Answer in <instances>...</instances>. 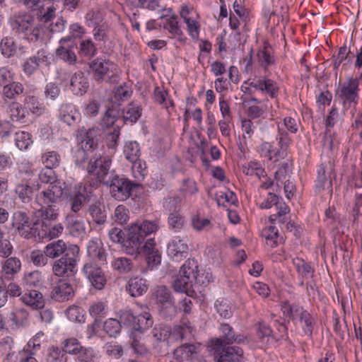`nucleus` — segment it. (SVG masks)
<instances>
[{"label":"nucleus","mask_w":362,"mask_h":362,"mask_svg":"<svg viewBox=\"0 0 362 362\" xmlns=\"http://www.w3.org/2000/svg\"><path fill=\"white\" fill-rule=\"evenodd\" d=\"M249 86L262 92H266L271 98H274L277 95L279 88L275 81L264 77V78H255Z\"/></svg>","instance_id":"393cba45"},{"label":"nucleus","mask_w":362,"mask_h":362,"mask_svg":"<svg viewBox=\"0 0 362 362\" xmlns=\"http://www.w3.org/2000/svg\"><path fill=\"white\" fill-rule=\"evenodd\" d=\"M132 226L128 228L126 232V238L122 245L126 254L136 257L142 254L145 243V239Z\"/></svg>","instance_id":"1a4fd4ad"},{"label":"nucleus","mask_w":362,"mask_h":362,"mask_svg":"<svg viewBox=\"0 0 362 362\" xmlns=\"http://www.w3.org/2000/svg\"><path fill=\"white\" fill-rule=\"evenodd\" d=\"M89 87L88 78L82 71L74 74L70 79V90L76 95L85 94Z\"/></svg>","instance_id":"a878e982"},{"label":"nucleus","mask_w":362,"mask_h":362,"mask_svg":"<svg viewBox=\"0 0 362 362\" xmlns=\"http://www.w3.org/2000/svg\"><path fill=\"white\" fill-rule=\"evenodd\" d=\"M22 301L34 310L42 309L45 299L42 294L37 290H30L21 297Z\"/></svg>","instance_id":"cd10ccee"},{"label":"nucleus","mask_w":362,"mask_h":362,"mask_svg":"<svg viewBox=\"0 0 362 362\" xmlns=\"http://www.w3.org/2000/svg\"><path fill=\"white\" fill-rule=\"evenodd\" d=\"M124 153L125 158L129 162H135L136 160H139V158L141 155L139 143L136 141L127 142L124 146Z\"/></svg>","instance_id":"37998d69"},{"label":"nucleus","mask_w":362,"mask_h":362,"mask_svg":"<svg viewBox=\"0 0 362 362\" xmlns=\"http://www.w3.org/2000/svg\"><path fill=\"white\" fill-rule=\"evenodd\" d=\"M299 319L301 324H303L304 333L311 335L313 329V319L311 315L303 309L299 314Z\"/></svg>","instance_id":"6e6d98bb"},{"label":"nucleus","mask_w":362,"mask_h":362,"mask_svg":"<svg viewBox=\"0 0 362 362\" xmlns=\"http://www.w3.org/2000/svg\"><path fill=\"white\" fill-rule=\"evenodd\" d=\"M293 264L302 279H308L313 276L315 269L304 259L296 257L293 259Z\"/></svg>","instance_id":"e433bc0d"},{"label":"nucleus","mask_w":362,"mask_h":362,"mask_svg":"<svg viewBox=\"0 0 362 362\" xmlns=\"http://www.w3.org/2000/svg\"><path fill=\"white\" fill-rule=\"evenodd\" d=\"M68 250L66 243L62 240L53 241L44 247V253L48 258L55 259L64 255Z\"/></svg>","instance_id":"7c9ffc66"},{"label":"nucleus","mask_w":362,"mask_h":362,"mask_svg":"<svg viewBox=\"0 0 362 362\" xmlns=\"http://www.w3.org/2000/svg\"><path fill=\"white\" fill-rule=\"evenodd\" d=\"M133 228H136L138 233H140L145 239L148 235H150L153 233L157 231L158 228V222L156 221H144L141 224H133L132 225Z\"/></svg>","instance_id":"79ce46f5"},{"label":"nucleus","mask_w":362,"mask_h":362,"mask_svg":"<svg viewBox=\"0 0 362 362\" xmlns=\"http://www.w3.org/2000/svg\"><path fill=\"white\" fill-rule=\"evenodd\" d=\"M15 193L23 203L31 202L33 195V187L28 182H21L16 185Z\"/></svg>","instance_id":"c9c22d12"},{"label":"nucleus","mask_w":362,"mask_h":362,"mask_svg":"<svg viewBox=\"0 0 362 362\" xmlns=\"http://www.w3.org/2000/svg\"><path fill=\"white\" fill-rule=\"evenodd\" d=\"M188 245L186 241L179 236L174 237L168 244V255L175 262H180L188 255Z\"/></svg>","instance_id":"a211bd4d"},{"label":"nucleus","mask_w":362,"mask_h":362,"mask_svg":"<svg viewBox=\"0 0 362 362\" xmlns=\"http://www.w3.org/2000/svg\"><path fill=\"white\" fill-rule=\"evenodd\" d=\"M199 268L198 262L194 259H188L181 267L179 274L173 283L175 291L184 293L189 297L195 295L194 286L196 287L195 269Z\"/></svg>","instance_id":"7ed1b4c3"},{"label":"nucleus","mask_w":362,"mask_h":362,"mask_svg":"<svg viewBox=\"0 0 362 362\" xmlns=\"http://www.w3.org/2000/svg\"><path fill=\"white\" fill-rule=\"evenodd\" d=\"M63 194V189L58 185H49L35 197V202L40 206L57 207Z\"/></svg>","instance_id":"9b49d317"},{"label":"nucleus","mask_w":362,"mask_h":362,"mask_svg":"<svg viewBox=\"0 0 362 362\" xmlns=\"http://www.w3.org/2000/svg\"><path fill=\"white\" fill-rule=\"evenodd\" d=\"M40 220L39 228H46L47 224L52 223L59 216V208L54 206H40L37 211Z\"/></svg>","instance_id":"bb28decb"},{"label":"nucleus","mask_w":362,"mask_h":362,"mask_svg":"<svg viewBox=\"0 0 362 362\" xmlns=\"http://www.w3.org/2000/svg\"><path fill=\"white\" fill-rule=\"evenodd\" d=\"M142 109L136 103H129L125 109L123 110L122 121L129 122L130 124L135 123L141 116Z\"/></svg>","instance_id":"72a5a7b5"},{"label":"nucleus","mask_w":362,"mask_h":362,"mask_svg":"<svg viewBox=\"0 0 362 362\" xmlns=\"http://www.w3.org/2000/svg\"><path fill=\"white\" fill-rule=\"evenodd\" d=\"M153 320L148 312H144L136 316L133 329L144 332L153 326Z\"/></svg>","instance_id":"f704fd0d"},{"label":"nucleus","mask_w":362,"mask_h":362,"mask_svg":"<svg viewBox=\"0 0 362 362\" xmlns=\"http://www.w3.org/2000/svg\"><path fill=\"white\" fill-rule=\"evenodd\" d=\"M146 280L142 278H131L127 283V291L132 297L142 296L148 291Z\"/></svg>","instance_id":"c85d7f7f"},{"label":"nucleus","mask_w":362,"mask_h":362,"mask_svg":"<svg viewBox=\"0 0 362 362\" xmlns=\"http://www.w3.org/2000/svg\"><path fill=\"white\" fill-rule=\"evenodd\" d=\"M141 255H145L148 267L151 269L160 264L161 255L156 247V243L153 238H149L145 242Z\"/></svg>","instance_id":"5701e85b"},{"label":"nucleus","mask_w":362,"mask_h":362,"mask_svg":"<svg viewBox=\"0 0 362 362\" xmlns=\"http://www.w3.org/2000/svg\"><path fill=\"white\" fill-rule=\"evenodd\" d=\"M176 18L177 17L175 16H173L168 18L166 23L163 25V28L168 30V32L174 36H181L182 35V31L180 29Z\"/></svg>","instance_id":"69168bd1"},{"label":"nucleus","mask_w":362,"mask_h":362,"mask_svg":"<svg viewBox=\"0 0 362 362\" xmlns=\"http://www.w3.org/2000/svg\"><path fill=\"white\" fill-rule=\"evenodd\" d=\"M77 356L78 362H93L95 357L94 351L90 347L81 346L74 354Z\"/></svg>","instance_id":"680f3d73"},{"label":"nucleus","mask_w":362,"mask_h":362,"mask_svg":"<svg viewBox=\"0 0 362 362\" xmlns=\"http://www.w3.org/2000/svg\"><path fill=\"white\" fill-rule=\"evenodd\" d=\"M11 224L15 231L26 239L35 238L37 234L39 221L31 222L29 216L25 211H15L11 216Z\"/></svg>","instance_id":"6e6552de"},{"label":"nucleus","mask_w":362,"mask_h":362,"mask_svg":"<svg viewBox=\"0 0 362 362\" xmlns=\"http://www.w3.org/2000/svg\"><path fill=\"white\" fill-rule=\"evenodd\" d=\"M88 151L89 150L84 148L83 144H79L73 149V158L76 165L80 167L87 161L89 158Z\"/></svg>","instance_id":"3c124183"},{"label":"nucleus","mask_w":362,"mask_h":362,"mask_svg":"<svg viewBox=\"0 0 362 362\" xmlns=\"http://www.w3.org/2000/svg\"><path fill=\"white\" fill-rule=\"evenodd\" d=\"M257 58L259 65L263 67L264 70H267L269 66L275 63L274 57L267 47L258 52Z\"/></svg>","instance_id":"49530a36"},{"label":"nucleus","mask_w":362,"mask_h":362,"mask_svg":"<svg viewBox=\"0 0 362 362\" xmlns=\"http://www.w3.org/2000/svg\"><path fill=\"white\" fill-rule=\"evenodd\" d=\"M24 88L21 83L11 81L2 88V95L8 99H16L23 93Z\"/></svg>","instance_id":"58836bf2"},{"label":"nucleus","mask_w":362,"mask_h":362,"mask_svg":"<svg viewBox=\"0 0 362 362\" xmlns=\"http://www.w3.org/2000/svg\"><path fill=\"white\" fill-rule=\"evenodd\" d=\"M341 120V117L339 114L337 108L333 107L325 119L326 131L324 138V146H327L330 150H332L334 146V141L331 138L332 134L330 128H332L335 124L340 122Z\"/></svg>","instance_id":"b1692460"},{"label":"nucleus","mask_w":362,"mask_h":362,"mask_svg":"<svg viewBox=\"0 0 362 362\" xmlns=\"http://www.w3.org/2000/svg\"><path fill=\"white\" fill-rule=\"evenodd\" d=\"M98 52V49L93 42L88 40H83L80 42V53L88 58L94 57Z\"/></svg>","instance_id":"13d9d810"},{"label":"nucleus","mask_w":362,"mask_h":362,"mask_svg":"<svg viewBox=\"0 0 362 362\" xmlns=\"http://www.w3.org/2000/svg\"><path fill=\"white\" fill-rule=\"evenodd\" d=\"M122 328L121 322L113 318L107 320L103 325V330L110 336L115 337L119 334Z\"/></svg>","instance_id":"864d4df0"},{"label":"nucleus","mask_w":362,"mask_h":362,"mask_svg":"<svg viewBox=\"0 0 362 362\" xmlns=\"http://www.w3.org/2000/svg\"><path fill=\"white\" fill-rule=\"evenodd\" d=\"M112 267L120 274H127L132 270L134 264L130 259L121 257L115 258L112 262Z\"/></svg>","instance_id":"a19ab883"},{"label":"nucleus","mask_w":362,"mask_h":362,"mask_svg":"<svg viewBox=\"0 0 362 362\" xmlns=\"http://www.w3.org/2000/svg\"><path fill=\"white\" fill-rule=\"evenodd\" d=\"M42 163L45 168H55L61 163V156L55 151H46L41 156Z\"/></svg>","instance_id":"c03bdc74"},{"label":"nucleus","mask_w":362,"mask_h":362,"mask_svg":"<svg viewBox=\"0 0 362 362\" xmlns=\"http://www.w3.org/2000/svg\"><path fill=\"white\" fill-rule=\"evenodd\" d=\"M358 79L349 78L347 81L339 84L336 90V95L343 102L344 105L352 103L356 104L358 98Z\"/></svg>","instance_id":"9d476101"},{"label":"nucleus","mask_w":362,"mask_h":362,"mask_svg":"<svg viewBox=\"0 0 362 362\" xmlns=\"http://www.w3.org/2000/svg\"><path fill=\"white\" fill-rule=\"evenodd\" d=\"M66 315L70 321L75 322H84L85 318L83 310L78 306H71L66 310Z\"/></svg>","instance_id":"338daca9"},{"label":"nucleus","mask_w":362,"mask_h":362,"mask_svg":"<svg viewBox=\"0 0 362 362\" xmlns=\"http://www.w3.org/2000/svg\"><path fill=\"white\" fill-rule=\"evenodd\" d=\"M200 349L199 344H183L174 350V359L177 362H195L199 358Z\"/></svg>","instance_id":"2eb2a0df"},{"label":"nucleus","mask_w":362,"mask_h":362,"mask_svg":"<svg viewBox=\"0 0 362 362\" xmlns=\"http://www.w3.org/2000/svg\"><path fill=\"white\" fill-rule=\"evenodd\" d=\"M66 224L69 232L73 236L78 237L85 233L86 227L83 221L78 219L73 215L66 216Z\"/></svg>","instance_id":"2f4dec72"},{"label":"nucleus","mask_w":362,"mask_h":362,"mask_svg":"<svg viewBox=\"0 0 362 362\" xmlns=\"http://www.w3.org/2000/svg\"><path fill=\"white\" fill-rule=\"evenodd\" d=\"M88 199H86L80 192H73V194L69 197V204L71 211L78 213L83 207L85 203Z\"/></svg>","instance_id":"09e8293b"},{"label":"nucleus","mask_w":362,"mask_h":362,"mask_svg":"<svg viewBox=\"0 0 362 362\" xmlns=\"http://www.w3.org/2000/svg\"><path fill=\"white\" fill-rule=\"evenodd\" d=\"M169 227L175 231L182 228L185 224V218L178 212L170 213L168 216Z\"/></svg>","instance_id":"0e129e2a"},{"label":"nucleus","mask_w":362,"mask_h":362,"mask_svg":"<svg viewBox=\"0 0 362 362\" xmlns=\"http://www.w3.org/2000/svg\"><path fill=\"white\" fill-rule=\"evenodd\" d=\"M63 226L61 223L52 224V223L47 224L46 228H37V234L39 238H49L50 240L56 238L62 234L63 231Z\"/></svg>","instance_id":"473e14b6"},{"label":"nucleus","mask_w":362,"mask_h":362,"mask_svg":"<svg viewBox=\"0 0 362 362\" xmlns=\"http://www.w3.org/2000/svg\"><path fill=\"white\" fill-rule=\"evenodd\" d=\"M47 26L42 24H35V22L30 26V30L28 33L25 39L35 41H42L44 39Z\"/></svg>","instance_id":"603ef678"},{"label":"nucleus","mask_w":362,"mask_h":362,"mask_svg":"<svg viewBox=\"0 0 362 362\" xmlns=\"http://www.w3.org/2000/svg\"><path fill=\"white\" fill-rule=\"evenodd\" d=\"M220 331L222 335L211 341L216 362H242L243 351L238 346H226L234 342L235 333L228 324L222 323Z\"/></svg>","instance_id":"f257e3e1"},{"label":"nucleus","mask_w":362,"mask_h":362,"mask_svg":"<svg viewBox=\"0 0 362 362\" xmlns=\"http://www.w3.org/2000/svg\"><path fill=\"white\" fill-rule=\"evenodd\" d=\"M88 216L89 223L91 222L97 226H101L106 223L107 211L103 203L100 201H95L90 204L86 211Z\"/></svg>","instance_id":"412c9836"},{"label":"nucleus","mask_w":362,"mask_h":362,"mask_svg":"<svg viewBox=\"0 0 362 362\" xmlns=\"http://www.w3.org/2000/svg\"><path fill=\"white\" fill-rule=\"evenodd\" d=\"M243 173L247 175H256L259 178L264 175V170L261 164L257 162H250L247 166H243Z\"/></svg>","instance_id":"774afa93"},{"label":"nucleus","mask_w":362,"mask_h":362,"mask_svg":"<svg viewBox=\"0 0 362 362\" xmlns=\"http://www.w3.org/2000/svg\"><path fill=\"white\" fill-rule=\"evenodd\" d=\"M75 291L73 285L65 280H60L52 288L50 293L52 299L58 302H65L72 298Z\"/></svg>","instance_id":"6ab92c4d"},{"label":"nucleus","mask_w":362,"mask_h":362,"mask_svg":"<svg viewBox=\"0 0 362 362\" xmlns=\"http://www.w3.org/2000/svg\"><path fill=\"white\" fill-rule=\"evenodd\" d=\"M110 189L111 196L116 200L125 201L141 188V185L132 181L115 170L103 184Z\"/></svg>","instance_id":"f03ea898"},{"label":"nucleus","mask_w":362,"mask_h":362,"mask_svg":"<svg viewBox=\"0 0 362 362\" xmlns=\"http://www.w3.org/2000/svg\"><path fill=\"white\" fill-rule=\"evenodd\" d=\"M85 28L78 23H72L69 28V35L60 38L61 42H76L75 40L81 38L85 34Z\"/></svg>","instance_id":"ea45409f"},{"label":"nucleus","mask_w":362,"mask_h":362,"mask_svg":"<svg viewBox=\"0 0 362 362\" xmlns=\"http://www.w3.org/2000/svg\"><path fill=\"white\" fill-rule=\"evenodd\" d=\"M105 305L102 302L93 303L89 308L90 315L95 317V322L91 325L90 329L94 333L95 326L98 322V317H102L105 313Z\"/></svg>","instance_id":"052dcab7"},{"label":"nucleus","mask_w":362,"mask_h":362,"mask_svg":"<svg viewBox=\"0 0 362 362\" xmlns=\"http://www.w3.org/2000/svg\"><path fill=\"white\" fill-rule=\"evenodd\" d=\"M15 142L16 146L20 150L26 149L30 144H32V140L30 137V134L26 132H19L15 134Z\"/></svg>","instance_id":"bf43d9fd"},{"label":"nucleus","mask_w":362,"mask_h":362,"mask_svg":"<svg viewBox=\"0 0 362 362\" xmlns=\"http://www.w3.org/2000/svg\"><path fill=\"white\" fill-rule=\"evenodd\" d=\"M334 164L330 160L320 165L315 184L317 191L321 192L325 189L332 191V175L334 174Z\"/></svg>","instance_id":"dca6fc26"},{"label":"nucleus","mask_w":362,"mask_h":362,"mask_svg":"<svg viewBox=\"0 0 362 362\" xmlns=\"http://www.w3.org/2000/svg\"><path fill=\"white\" fill-rule=\"evenodd\" d=\"M23 281L28 286L40 287L42 284V274L37 270L25 274Z\"/></svg>","instance_id":"5fc2aeb1"},{"label":"nucleus","mask_w":362,"mask_h":362,"mask_svg":"<svg viewBox=\"0 0 362 362\" xmlns=\"http://www.w3.org/2000/svg\"><path fill=\"white\" fill-rule=\"evenodd\" d=\"M192 226L197 231H202L210 229L212 224L209 219L196 215L192 218Z\"/></svg>","instance_id":"e2e57ef3"},{"label":"nucleus","mask_w":362,"mask_h":362,"mask_svg":"<svg viewBox=\"0 0 362 362\" xmlns=\"http://www.w3.org/2000/svg\"><path fill=\"white\" fill-rule=\"evenodd\" d=\"M87 26L93 28L104 23V16L99 10L89 11L85 16Z\"/></svg>","instance_id":"de8ad7c7"},{"label":"nucleus","mask_w":362,"mask_h":362,"mask_svg":"<svg viewBox=\"0 0 362 362\" xmlns=\"http://www.w3.org/2000/svg\"><path fill=\"white\" fill-rule=\"evenodd\" d=\"M25 105L29 111V113L36 116H40L47 112L46 107L39 102L35 96H28L25 99Z\"/></svg>","instance_id":"4c0bfd02"},{"label":"nucleus","mask_w":362,"mask_h":362,"mask_svg":"<svg viewBox=\"0 0 362 362\" xmlns=\"http://www.w3.org/2000/svg\"><path fill=\"white\" fill-rule=\"evenodd\" d=\"M79 260V247L76 245L68 247V250L59 259L54 262L52 272L57 276H69L76 272Z\"/></svg>","instance_id":"20e7f679"},{"label":"nucleus","mask_w":362,"mask_h":362,"mask_svg":"<svg viewBox=\"0 0 362 362\" xmlns=\"http://www.w3.org/2000/svg\"><path fill=\"white\" fill-rule=\"evenodd\" d=\"M6 111L13 122L24 124L30 121V114L27 107L16 101L9 103Z\"/></svg>","instance_id":"4be33fe9"},{"label":"nucleus","mask_w":362,"mask_h":362,"mask_svg":"<svg viewBox=\"0 0 362 362\" xmlns=\"http://www.w3.org/2000/svg\"><path fill=\"white\" fill-rule=\"evenodd\" d=\"M93 78L98 83H115L117 80V65L109 59L96 58L90 64Z\"/></svg>","instance_id":"423d86ee"},{"label":"nucleus","mask_w":362,"mask_h":362,"mask_svg":"<svg viewBox=\"0 0 362 362\" xmlns=\"http://www.w3.org/2000/svg\"><path fill=\"white\" fill-rule=\"evenodd\" d=\"M59 47L55 50L56 57L69 66L75 65L77 62L76 50L77 49L76 42H64L59 40Z\"/></svg>","instance_id":"f3484780"},{"label":"nucleus","mask_w":362,"mask_h":362,"mask_svg":"<svg viewBox=\"0 0 362 362\" xmlns=\"http://www.w3.org/2000/svg\"><path fill=\"white\" fill-rule=\"evenodd\" d=\"M1 54L7 58L13 57L16 53V44L13 38L4 37L0 43Z\"/></svg>","instance_id":"8fccbe9b"},{"label":"nucleus","mask_w":362,"mask_h":362,"mask_svg":"<svg viewBox=\"0 0 362 362\" xmlns=\"http://www.w3.org/2000/svg\"><path fill=\"white\" fill-rule=\"evenodd\" d=\"M262 235L265 238L267 245L271 247H276L278 245L279 231L275 226H271L264 228Z\"/></svg>","instance_id":"a18cd8bd"},{"label":"nucleus","mask_w":362,"mask_h":362,"mask_svg":"<svg viewBox=\"0 0 362 362\" xmlns=\"http://www.w3.org/2000/svg\"><path fill=\"white\" fill-rule=\"evenodd\" d=\"M86 170L88 175L95 177L103 185L115 171L112 168L110 156L100 154H95L90 158Z\"/></svg>","instance_id":"0eeeda50"},{"label":"nucleus","mask_w":362,"mask_h":362,"mask_svg":"<svg viewBox=\"0 0 362 362\" xmlns=\"http://www.w3.org/2000/svg\"><path fill=\"white\" fill-rule=\"evenodd\" d=\"M168 93L166 90H161L159 87H156L154 89V99L155 101L160 105H162L165 109L174 105L173 101L170 99H167Z\"/></svg>","instance_id":"4d7b16f0"},{"label":"nucleus","mask_w":362,"mask_h":362,"mask_svg":"<svg viewBox=\"0 0 362 362\" xmlns=\"http://www.w3.org/2000/svg\"><path fill=\"white\" fill-rule=\"evenodd\" d=\"M82 272L90 284L98 290H102L106 284L107 279L103 269L95 262H86Z\"/></svg>","instance_id":"f8f14e48"},{"label":"nucleus","mask_w":362,"mask_h":362,"mask_svg":"<svg viewBox=\"0 0 362 362\" xmlns=\"http://www.w3.org/2000/svg\"><path fill=\"white\" fill-rule=\"evenodd\" d=\"M102 134V130L98 127H92L88 129L82 127L76 132L78 140L81 141V144H83L84 148L90 151L98 148V141Z\"/></svg>","instance_id":"ddd939ff"},{"label":"nucleus","mask_w":362,"mask_h":362,"mask_svg":"<svg viewBox=\"0 0 362 362\" xmlns=\"http://www.w3.org/2000/svg\"><path fill=\"white\" fill-rule=\"evenodd\" d=\"M81 113L76 107L72 103L62 104L59 110V118L60 121L69 126H73L81 120Z\"/></svg>","instance_id":"aec40b11"},{"label":"nucleus","mask_w":362,"mask_h":362,"mask_svg":"<svg viewBox=\"0 0 362 362\" xmlns=\"http://www.w3.org/2000/svg\"><path fill=\"white\" fill-rule=\"evenodd\" d=\"M34 22L33 16L23 13L14 14L9 19L12 31L18 35H21L23 38L28 36V33L30 30V26Z\"/></svg>","instance_id":"4468645a"},{"label":"nucleus","mask_w":362,"mask_h":362,"mask_svg":"<svg viewBox=\"0 0 362 362\" xmlns=\"http://www.w3.org/2000/svg\"><path fill=\"white\" fill-rule=\"evenodd\" d=\"M160 315L172 320L177 314V308L173 293L167 286H158L153 293Z\"/></svg>","instance_id":"39448f33"},{"label":"nucleus","mask_w":362,"mask_h":362,"mask_svg":"<svg viewBox=\"0 0 362 362\" xmlns=\"http://www.w3.org/2000/svg\"><path fill=\"white\" fill-rule=\"evenodd\" d=\"M21 269V260L17 257H8L2 265V276L11 279Z\"/></svg>","instance_id":"c756f323"}]
</instances>
